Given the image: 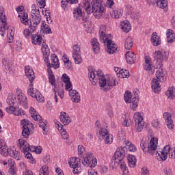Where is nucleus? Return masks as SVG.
I'll use <instances>...</instances> for the list:
<instances>
[{
    "label": "nucleus",
    "mask_w": 175,
    "mask_h": 175,
    "mask_svg": "<svg viewBox=\"0 0 175 175\" xmlns=\"http://www.w3.org/2000/svg\"><path fill=\"white\" fill-rule=\"evenodd\" d=\"M9 155L12 158H14V159H16V161H20V159H21L20 152L17 151L14 147L9 149Z\"/></svg>",
    "instance_id": "c85d7f7f"
},
{
    "label": "nucleus",
    "mask_w": 175,
    "mask_h": 175,
    "mask_svg": "<svg viewBox=\"0 0 175 175\" xmlns=\"http://www.w3.org/2000/svg\"><path fill=\"white\" fill-rule=\"evenodd\" d=\"M68 163L70 165V167L73 169L72 172L74 174H79V173H81V163L77 157H72L70 159Z\"/></svg>",
    "instance_id": "1a4fd4ad"
},
{
    "label": "nucleus",
    "mask_w": 175,
    "mask_h": 175,
    "mask_svg": "<svg viewBox=\"0 0 175 175\" xmlns=\"http://www.w3.org/2000/svg\"><path fill=\"white\" fill-rule=\"evenodd\" d=\"M127 160L130 167H135L136 166V157L135 156L129 154L127 156Z\"/></svg>",
    "instance_id": "a19ab883"
},
{
    "label": "nucleus",
    "mask_w": 175,
    "mask_h": 175,
    "mask_svg": "<svg viewBox=\"0 0 175 175\" xmlns=\"http://www.w3.org/2000/svg\"><path fill=\"white\" fill-rule=\"evenodd\" d=\"M165 95L167 99H170V100L175 99V88L173 86L170 87L165 92Z\"/></svg>",
    "instance_id": "2f4dec72"
},
{
    "label": "nucleus",
    "mask_w": 175,
    "mask_h": 175,
    "mask_svg": "<svg viewBox=\"0 0 175 175\" xmlns=\"http://www.w3.org/2000/svg\"><path fill=\"white\" fill-rule=\"evenodd\" d=\"M41 31H42L44 33H51V28L46 23V21L42 22Z\"/></svg>",
    "instance_id": "49530a36"
},
{
    "label": "nucleus",
    "mask_w": 175,
    "mask_h": 175,
    "mask_svg": "<svg viewBox=\"0 0 175 175\" xmlns=\"http://www.w3.org/2000/svg\"><path fill=\"white\" fill-rule=\"evenodd\" d=\"M102 43L105 44V50L108 54H114L117 51V44L113 42L111 37L107 38V40H104V41H101Z\"/></svg>",
    "instance_id": "9d476101"
},
{
    "label": "nucleus",
    "mask_w": 175,
    "mask_h": 175,
    "mask_svg": "<svg viewBox=\"0 0 175 175\" xmlns=\"http://www.w3.org/2000/svg\"><path fill=\"white\" fill-rule=\"evenodd\" d=\"M157 5L161 9L167 10V0H157Z\"/></svg>",
    "instance_id": "3c124183"
},
{
    "label": "nucleus",
    "mask_w": 175,
    "mask_h": 175,
    "mask_svg": "<svg viewBox=\"0 0 175 175\" xmlns=\"http://www.w3.org/2000/svg\"><path fill=\"white\" fill-rule=\"evenodd\" d=\"M25 73L27 77L29 79L30 83H32L33 80H35V72H33V70L29 66H26L25 67Z\"/></svg>",
    "instance_id": "aec40b11"
},
{
    "label": "nucleus",
    "mask_w": 175,
    "mask_h": 175,
    "mask_svg": "<svg viewBox=\"0 0 175 175\" xmlns=\"http://www.w3.org/2000/svg\"><path fill=\"white\" fill-rule=\"evenodd\" d=\"M29 89L27 90V94L32 98H36V99L38 100V102H43L44 100V98H43V96L39 91H38L36 89L33 88V83H31L29 85Z\"/></svg>",
    "instance_id": "f8f14e48"
},
{
    "label": "nucleus",
    "mask_w": 175,
    "mask_h": 175,
    "mask_svg": "<svg viewBox=\"0 0 175 175\" xmlns=\"http://www.w3.org/2000/svg\"><path fill=\"white\" fill-rule=\"evenodd\" d=\"M3 68L5 73L12 75L13 73V64L8 59H3L2 60Z\"/></svg>",
    "instance_id": "dca6fc26"
},
{
    "label": "nucleus",
    "mask_w": 175,
    "mask_h": 175,
    "mask_svg": "<svg viewBox=\"0 0 175 175\" xmlns=\"http://www.w3.org/2000/svg\"><path fill=\"white\" fill-rule=\"evenodd\" d=\"M108 134H109V131H107L106 128H101L99 131V135L103 139H105Z\"/></svg>",
    "instance_id": "052dcab7"
},
{
    "label": "nucleus",
    "mask_w": 175,
    "mask_h": 175,
    "mask_svg": "<svg viewBox=\"0 0 175 175\" xmlns=\"http://www.w3.org/2000/svg\"><path fill=\"white\" fill-rule=\"evenodd\" d=\"M7 38L9 43H12L13 42V39L14 38V31L12 27H7Z\"/></svg>",
    "instance_id": "58836bf2"
},
{
    "label": "nucleus",
    "mask_w": 175,
    "mask_h": 175,
    "mask_svg": "<svg viewBox=\"0 0 175 175\" xmlns=\"http://www.w3.org/2000/svg\"><path fill=\"white\" fill-rule=\"evenodd\" d=\"M21 124L23 126L22 135L27 139L29 135L33 133V124L25 119L22 120Z\"/></svg>",
    "instance_id": "423d86ee"
},
{
    "label": "nucleus",
    "mask_w": 175,
    "mask_h": 175,
    "mask_svg": "<svg viewBox=\"0 0 175 175\" xmlns=\"http://www.w3.org/2000/svg\"><path fill=\"white\" fill-rule=\"evenodd\" d=\"M123 118H124V121L122 122L123 126H131V119L129 118V117L124 115L123 116Z\"/></svg>",
    "instance_id": "0e129e2a"
},
{
    "label": "nucleus",
    "mask_w": 175,
    "mask_h": 175,
    "mask_svg": "<svg viewBox=\"0 0 175 175\" xmlns=\"http://www.w3.org/2000/svg\"><path fill=\"white\" fill-rule=\"evenodd\" d=\"M87 14H91V13H93L94 17L96 18H100L102 16H103V14L105 12H106V10L105 9V7L102 3H94L92 4V9H91V4H89L88 9H87V6L83 7Z\"/></svg>",
    "instance_id": "7ed1b4c3"
},
{
    "label": "nucleus",
    "mask_w": 175,
    "mask_h": 175,
    "mask_svg": "<svg viewBox=\"0 0 175 175\" xmlns=\"http://www.w3.org/2000/svg\"><path fill=\"white\" fill-rule=\"evenodd\" d=\"M124 100L126 103H130V108L131 110H136L139 105V97L136 96H132V93L129 91H126L124 94Z\"/></svg>",
    "instance_id": "39448f33"
},
{
    "label": "nucleus",
    "mask_w": 175,
    "mask_h": 175,
    "mask_svg": "<svg viewBox=\"0 0 175 175\" xmlns=\"http://www.w3.org/2000/svg\"><path fill=\"white\" fill-rule=\"evenodd\" d=\"M126 61L130 65L132 64H135V61H136V55L132 51H128L126 54Z\"/></svg>",
    "instance_id": "cd10ccee"
},
{
    "label": "nucleus",
    "mask_w": 175,
    "mask_h": 175,
    "mask_svg": "<svg viewBox=\"0 0 175 175\" xmlns=\"http://www.w3.org/2000/svg\"><path fill=\"white\" fill-rule=\"evenodd\" d=\"M120 28L123 31V32H129L131 29H132V26L131 25V23L128 21H123L120 22Z\"/></svg>",
    "instance_id": "bb28decb"
},
{
    "label": "nucleus",
    "mask_w": 175,
    "mask_h": 175,
    "mask_svg": "<svg viewBox=\"0 0 175 175\" xmlns=\"http://www.w3.org/2000/svg\"><path fill=\"white\" fill-rule=\"evenodd\" d=\"M75 54H81V51H80V46H79V44H75L73 46V51H72V55Z\"/></svg>",
    "instance_id": "774afa93"
},
{
    "label": "nucleus",
    "mask_w": 175,
    "mask_h": 175,
    "mask_svg": "<svg viewBox=\"0 0 175 175\" xmlns=\"http://www.w3.org/2000/svg\"><path fill=\"white\" fill-rule=\"evenodd\" d=\"M29 113L34 121H40V120H42V117H40V115H39L38 112H36V110H35V108L31 107L29 108Z\"/></svg>",
    "instance_id": "72a5a7b5"
},
{
    "label": "nucleus",
    "mask_w": 175,
    "mask_h": 175,
    "mask_svg": "<svg viewBox=\"0 0 175 175\" xmlns=\"http://www.w3.org/2000/svg\"><path fill=\"white\" fill-rule=\"evenodd\" d=\"M99 36L100 42H105L109 38H111L110 34H106V25H102L100 27Z\"/></svg>",
    "instance_id": "6ab92c4d"
},
{
    "label": "nucleus",
    "mask_w": 175,
    "mask_h": 175,
    "mask_svg": "<svg viewBox=\"0 0 175 175\" xmlns=\"http://www.w3.org/2000/svg\"><path fill=\"white\" fill-rule=\"evenodd\" d=\"M88 79L93 85H96L98 81L99 86L102 91L107 92L113 87H116V78L109 76H103L100 70H95L94 68H89Z\"/></svg>",
    "instance_id": "f257e3e1"
},
{
    "label": "nucleus",
    "mask_w": 175,
    "mask_h": 175,
    "mask_svg": "<svg viewBox=\"0 0 175 175\" xmlns=\"http://www.w3.org/2000/svg\"><path fill=\"white\" fill-rule=\"evenodd\" d=\"M124 143L126 147H128L129 151L131 152H136V146L129 140H124Z\"/></svg>",
    "instance_id": "c03bdc74"
},
{
    "label": "nucleus",
    "mask_w": 175,
    "mask_h": 175,
    "mask_svg": "<svg viewBox=\"0 0 175 175\" xmlns=\"http://www.w3.org/2000/svg\"><path fill=\"white\" fill-rule=\"evenodd\" d=\"M72 58L75 65H80L83 62V57H81V53H74Z\"/></svg>",
    "instance_id": "a18cd8bd"
},
{
    "label": "nucleus",
    "mask_w": 175,
    "mask_h": 175,
    "mask_svg": "<svg viewBox=\"0 0 175 175\" xmlns=\"http://www.w3.org/2000/svg\"><path fill=\"white\" fill-rule=\"evenodd\" d=\"M39 175H49V167L47 165H42L40 169Z\"/></svg>",
    "instance_id": "13d9d810"
},
{
    "label": "nucleus",
    "mask_w": 175,
    "mask_h": 175,
    "mask_svg": "<svg viewBox=\"0 0 175 175\" xmlns=\"http://www.w3.org/2000/svg\"><path fill=\"white\" fill-rule=\"evenodd\" d=\"M47 72L49 76V82L50 83V84H51V85L55 87V77L53 73V70H51V68H48Z\"/></svg>",
    "instance_id": "c9c22d12"
},
{
    "label": "nucleus",
    "mask_w": 175,
    "mask_h": 175,
    "mask_svg": "<svg viewBox=\"0 0 175 175\" xmlns=\"http://www.w3.org/2000/svg\"><path fill=\"white\" fill-rule=\"evenodd\" d=\"M43 148H42V146H38L35 147L33 146H31L30 147V152H36V154H40L42 152Z\"/></svg>",
    "instance_id": "680f3d73"
},
{
    "label": "nucleus",
    "mask_w": 175,
    "mask_h": 175,
    "mask_svg": "<svg viewBox=\"0 0 175 175\" xmlns=\"http://www.w3.org/2000/svg\"><path fill=\"white\" fill-rule=\"evenodd\" d=\"M53 92H54V96H55L56 103L58 102V98L57 97V94H58L59 98H61V99H64V96H65L64 94V90H62V89L57 90L55 86V88H53Z\"/></svg>",
    "instance_id": "4c0bfd02"
},
{
    "label": "nucleus",
    "mask_w": 175,
    "mask_h": 175,
    "mask_svg": "<svg viewBox=\"0 0 175 175\" xmlns=\"http://www.w3.org/2000/svg\"><path fill=\"white\" fill-rule=\"evenodd\" d=\"M135 128L137 132H142L144 128V122H137L135 123Z\"/></svg>",
    "instance_id": "4d7b16f0"
},
{
    "label": "nucleus",
    "mask_w": 175,
    "mask_h": 175,
    "mask_svg": "<svg viewBox=\"0 0 175 175\" xmlns=\"http://www.w3.org/2000/svg\"><path fill=\"white\" fill-rule=\"evenodd\" d=\"M145 62L144 63V69L146 72H150L152 68V63H151V58L148 56H145Z\"/></svg>",
    "instance_id": "7c9ffc66"
},
{
    "label": "nucleus",
    "mask_w": 175,
    "mask_h": 175,
    "mask_svg": "<svg viewBox=\"0 0 175 175\" xmlns=\"http://www.w3.org/2000/svg\"><path fill=\"white\" fill-rule=\"evenodd\" d=\"M42 53L43 54L44 59H47L50 57V48H49V46L46 44L44 41H43V43L42 44Z\"/></svg>",
    "instance_id": "c756f323"
},
{
    "label": "nucleus",
    "mask_w": 175,
    "mask_h": 175,
    "mask_svg": "<svg viewBox=\"0 0 175 175\" xmlns=\"http://www.w3.org/2000/svg\"><path fill=\"white\" fill-rule=\"evenodd\" d=\"M116 166L118 165V163H120V168L122 171V175H129V171L128 170V167H126V164L122 160L119 161V163H115Z\"/></svg>",
    "instance_id": "e433bc0d"
},
{
    "label": "nucleus",
    "mask_w": 175,
    "mask_h": 175,
    "mask_svg": "<svg viewBox=\"0 0 175 175\" xmlns=\"http://www.w3.org/2000/svg\"><path fill=\"white\" fill-rule=\"evenodd\" d=\"M0 26H1L0 27V35H1V36H5V32H6L8 27L6 24V21H5V24H1Z\"/></svg>",
    "instance_id": "bf43d9fd"
},
{
    "label": "nucleus",
    "mask_w": 175,
    "mask_h": 175,
    "mask_svg": "<svg viewBox=\"0 0 175 175\" xmlns=\"http://www.w3.org/2000/svg\"><path fill=\"white\" fill-rule=\"evenodd\" d=\"M59 120L61 124H62L63 125H69V124H70V122L72 121L70 117H69V115L66 112L60 113Z\"/></svg>",
    "instance_id": "412c9836"
},
{
    "label": "nucleus",
    "mask_w": 175,
    "mask_h": 175,
    "mask_svg": "<svg viewBox=\"0 0 175 175\" xmlns=\"http://www.w3.org/2000/svg\"><path fill=\"white\" fill-rule=\"evenodd\" d=\"M125 154H126V148L125 147L121 146L118 148L112 157L113 162L119 163L125 157Z\"/></svg>",
    "instance_id": "6e6552de"
},
{
    "label": "nucleus",
    "mask_w": 175,
    "mask_h": 175,
    "mask_svg": "<svg viewBox=\"0 0 175 175\" xmlns=\"http://www.w3.org/2000/svg\"><path fill=\"white\" fill-rule=\"evenodd\" d=\"M43 42H44L43 36L39 34L31 35V43L36 46H40V44H42Z\"/></svg>",
    "instance_id": "5701e85b"
},
{
    "label": "nucleus",
    "mask_w": 175,
    "mask_h": 175,
    "mask_svg": "<svg viewBox=\"0 0 175 175\" xmlns=\"http://www.w3.org/2000/svg\"><path fill=\"white\" fill-rule=\"evenodd\" d=\"M8 166H10L8 173L10 175H16L17 173V167H16V163L13 161V159H8Z\"/></svg>",
    "instance_id": "a878e982"
},
{
    "label": "nucleus",
    "mask_w": 175,
    "mask_h": 175,
    "mask_svg": "<svg viewBox=\"0 0 175 175\" xmlns=\"http://www.w3.org/2000/svg\"><path fill=\"white\" fill-rule=\"evenodd\" d=\"M153 58L160 64V66H162V62L169 59V52L163 50L155 51L153 53Z\"/></svg>",
    "instance_id": "0eeeda50"
},
{
    "label": "nucleus",
    "mask_w": 175,
    "mask_h": 175,
    "mask_svg": "<svg viewBox=\"0 0 175 175\" xmlns=\"http://www.w3.org/2000/svg\"><path fill=\"white\" fill-rule=\"evenodd\" d=\"M44 62L46 66L48 67V69H51V68H54V69H58V68H59V60L55 54L51 55V60H49L48 57L47 59H44Z\"/></svg>",
    "instance_id": "9b49d317"
},
{
    "label": "nucleus",
    "mask_w": 175,
    "mask_h": 175,
    "mask_svg": "<svg viewBox=\"0 0 175 175\" xmlns=\"http://www.w3.org/2000/svg\"><path fill=\"white\" fill-rule=\"evenodd\" d=\"M18 17L22 24H24V25H29V19H28V14H23L22 15H19Z\"/></svg>",
    "instance_id": "de8ad7c7"
},
{
    "label": "nucleus",
    "mask_w": 175,
    "mask_h": 175,
    "mask_svg": "<svg viewBox=\"0 0 175 175\" xmlns=\"http://www.w3.org/2000/svg\"><path fill=\"white\" fill-rule=\"evenodd\" d=\"M156 157L159 161H166L167 157L170 159H175V147L165 145L161 150L157 151Z\"/></svg>",
    "instance_id": "f03ea898"
},
{
    "label": "nucleus",
    "mask_w": 175,
    "mask_h": 175,
    "mask_svg": "<svg viewBox=\"0 0 175 175\" xmlns=\"http://www.w3.org/2000/svg\"><path fill=\"white\" fill-rule=\"evenodd\" d=\"M151 42L153 46H159V44H161V37L158 36V33H153L151 36Z\"/></svg>",
    "instance_id": "473e14b6"
},
{
    "label": "nucleus",
    "mask_w": 175,
    "mask_h": 175,
    "mask_svg": "<svg viewBox=\"0 0 175 175\" xmlns=\"http://www.w3.org/2000/svg\"><path fill=\"white\" fill-rule=\"evenodd\" d=\"M117 76L120 79H128L129 77V71L122 69L117 73Z\"/></svg>",
    "instance_id": "09e8293b"
},
{
    "label": "nucleus",
    "mask_w": 175,
    "mask_h": 175,
    "mask_svg": "<svg viewBox=\"0 0 175 175\" xmlns=\"http://www.w3.org/2000/svg\"><path fill=\"white\" fill-rule=\"evenodd\" d=\"M83 7L79 6L74 10L73 14L75 18L77 20H83V21H87L88 19V15H84V12H83Z\"/></svg>",
    "instance_id": "2eb2a0df"
},
{
    "label": "nucleus",
    "mask_w": 175,
    "mask_h": 175,
    "mask_svg": "<svg viewBox=\"0 0 175 175\" xmlns=\"http://www.w3.org/2000/svg\"><path fill=\"white\" fill-rule=\"evenodd\" d=\"M31 21H42V16L40 15V11L38 5L33 4L31 5Z\"/></svg>",
    "instance_id": "4468645a"
},
{
    "label": "nucleus",
    "mask_w": 175,
    "mask_h": 175,
    "mask_svg": "<svg viewBox=\"0 0 175 175\" xmlns=\"http://www.w3.org/2000/svg\"><path fill=\"white\" fill-rule=\"evenodd\" d=\"M165 120V124L168 129H173L174 128V124H173V120L172 119V113L169 112H165L163 115Z\"/></svg>",
    "instance_id": "a211bd4d"
},
{
    "label": "nucleus",
    "mask_w": 175,
    "mask_h": 175,
    "mask_svg": "<svg viewBox=\"0 0 175 175\" xmlns=\"http://www.w3.org/2000/svg\"><path fill=\"white\" fill-rule=\"evenodd\" d=\"M133 118H134L135 123L144 122V119L143 118V116H142V113H140V112H135L134 113Z\"/></svg>",
    "instance_id": "5fc2aeb1"
},
{
    "label": "nucleus",
    "mask_w": 175,
    "mask_h": 175,
    "mask_svg": "<svg viewBox=\"0 0 175 175\" xmlns=\"http://www.w3.org/2000/svg\"><path fill=\"white\" fill-rule=\"evenodd\" d=\"M156 77L161 83L166 81V71L163 68H159L156 72Z\"/></svg>",
    "instance_id": "4be33fe9"
},
{
    "label": "nucleus",
    "mask_w": 175,
    "mask_h": 175,
    "mask_svg": "<svg viewBox=\"0 0 175 175\" xmlns=\"http://www.w3.org/2000/svg\"><path fill=\"white\" fill-rule=\"evenodd\" d=\"M158 148V138L153 137L150 139V143L146 148V154L154 155Z\"/></svg>",
    "instance_id": "ddd939ff"
},
{
    "label": "nucleus",
    "mask_w": 175,
    "mask_h": 175,
    "mask_svg": "<svg viewBox=\"0 0 175 175\" xmlns=\"http://www.w3.org/2000/svg\"><path fill=\"white\" fill-rule=\"evenodd\" d=\"M32 21V23L29 26V28H30V32L31 33H33V32H35V31L38 29V27L39 24H40V21Z\"/></svg>",
    "instance_id": "603ef678"
},
{
    "label": "nucleus",
    "mask_w": 175,
    "mask_h": 175,
    "mask_svg": "<svg viewBox=\"0 0 175 175\" xmlns=\"http://www.w3.org/2000/svg\"><path fill=\"white\" fill-rule=\"evenodd\" d=\"M166 36L168 43H173V42H175V33L173 30L168 29L166 31Z\"/></svg>",
    "instance_id": "f704fd0d"
},
{
    "label": "nucleus",
    "mask_w": 175,
    "mask_h": 175,
    "mask_svg": "<svg viewBox=\"0 0 175 175\" xmlns=\"http://www.w3.org/2000/svg\"><path fill=\"white\" fill-rule=\"evenodd\" d=\"M140 147H141L142 151L146 154L147 147H148V141L147 140L146 137L142 138L141 143H140Z\"/></svg>",
    "instance_id": "8fccbe9b"
},
{
    "label": "nucleus",
    "mask_w": 175,
    "mask_h": 175,
    "mask_svg": "<svg viewBox=\"0 0 175 175\" xmlns=\"http://www.w3.org/2000/svg\"><path fill=\"white\" fill-rule=\"evenodd\" d=\"M159 82H161V81L157 79L152 80L151 88L155 94H159V92H161V83Z\"/></svg>",
    "instance_id": "b1692460"
},
{
    "label": "nucleus",
    "mask_w": 175,
    "mask_h": 175,
    "mask_svg": "<svg viewBox=\"0 0 175 175\" xmlns=\"http://www.w3.org/2000/svg\"><path fill=\"white\" fill-rule=\"evenodd\" d=\"M91 44L93 47V50H94V53H96L98 54V53H99V51L100 49L99 47V42H98V40L96 38L92 39Z\"/></svg>",
    "instance_id": "37998d69"
},
{
    "label": "nucleus",
    "mask_w": 175,
    "mask_h": 175,
    "mask_svg": "<svg viewBox=\"0 0 175 175\" xmlns=\"http://www.w3.org/2000/svg\"><path fill=\"white\" fill-rule=\"evenodd\" d=\"M18 147H19L20 150L25 154V152H30L31 146H29V144H28L27 141L23 139H19Z\"/></svg>",
    "instance_id": "f3484780"
},
{
    "label": "nucleus",
    "mask_w": 175,
    "mask_h": 175,
    "mask_svg": "<svg viewBox=\"0 0 175 175\" xmlns=\"http://www.w3.org/2000/svg\"><path fill=\"white\" fill-rule=\"evenodd\" d=\"M133 46V40L131 37H127L124 42V47L126 50H131Z\"/></svg>",
    "instance_id": "ea45409f"
},
{
    "label": "nucleus",
    "mask_w": 175,
    "mask_h": 175,
    "mask_svg": "<svg viewBox=\"0 0 175 175\" xmlns=\"http://www.w3.org/2000/svg\"><path fill=\"white\" fill-rule=\"evenodd\" d=\"M6 21V16L5 15V11L3 7H0V25L5 24Z\"/></svg>",
    "instance_id": "6e6d98bb"
},
{
    "label": "nucleus",
    "mask_w": 175,
    "mask_h": 175,
    "mask_svg": "<svg viewBox=\"0 0 175 175\" xmlns=\"http://www.w3.org/2000/svg\"><path fill=\"white\" fill-rule=\"evenodd\" d=\"M9 149L8 147L4 146L0 149V154L3 155V157H8V154H9Z\"/></svg>",
    "instance_id": "338daca9"
},
{
    "label": "nucleus",
    "mask_w": 175,
    "mask_h": 175,
    "mask_svg": "<svg viewBox=\"0 0 175 175\" xmlns=\"http://www.w3.org/2000/svg\"><path fill=\"white\" fill-rule=\"evenodd\" d=\"M130 17L132 18V20H139V12L133 10V12H130Z\"/></svg>",
    "instance_id": "69168bd1"
},
{
    "label": "nucleus",
    "mask_w": 175,
    "mask_h": 175,
    "mask_svg": "<svg viewBox=\"0 0 175 175\" xmlns=\"http://www.w3.org/2000/svg\"><path fill=\"white\" fill-rule=\"evenodd\" d=\"M17 101V98H16V95L14 94H10L7 98V103L10 105L12 106L16 103Z\"/></svg>",
    "instance_id": "864d4df0"
},
{
    "label": "nucleus",
    "mask_w": 175,
    "mask_h": 175,
    "mask_svg": "<svg viewBox=\"0 0 175 175\" xmlns=\"http://www.w3.org/2000/svg\"><path fill=\"white\" fill-rule=\"evenodd\" d=\"M111 16L112 18L118 19L122 17V10L118 9L113 10V12L111 13Z\"/></svg>",
    "instance_id": "79ce46f5"
},
{
    "label": "nucleus",
    "mask_w": 175,
    "mask_h": 175,
    "mask_svg": "<svg viewBox=\"0 0 175 175\" xmlns=\"http://www.w3.org/2000/svg\"><path fill=\"white\" fill-rule=\"evenodd\" d=\"M104 142L105 144H111V143H113V135L108 134L104 137Z\"/></svg>",
    "instance_id": "e2e57ef3"
},
{
    "label": "nucleus",
    "mask_w": 175,
    "mask_h": 175,
    "mask_svg": "<svg viewBox=\"0 0 175 175\" xmlns=\"http://www.w3.org/2000/svg\"><path fill=\"white\" fill-rule=\"evenodd\" d=\"M81 163L86 167H88V166L90 167H95L98 165L96 158L94 157V154L90 152L83 156Z\"/></svg>",
    "instance_id": "20e7f679"
},
{
    "label": "nucleus",
    "mask_w": 175,
    "mask_h": 175,
    "mask_svg": "<svg viewBox=\"0 0 175 175\" xmlns=\"http://www.w3.org/2000/svg\"><path fill=\"white\" fill-rule=\"evenodd\" d=\"M16 98L20 105H22L25 109H28V101L27 100V96L25 94L21 93L17 96Z\"/></svg>",
    "instance_id": "393cba45"
}]
</instances>
